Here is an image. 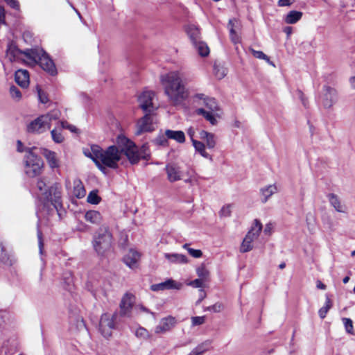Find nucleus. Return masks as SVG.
I'll return each instance as SVG.
<instances>
[{"label": "nucleus", "instance_id": "obj_6", "mask_svg": "<svg viewBox=\"0 0 355 355\" xmlns=\"http://www.w3.org/2000/svg\"><path fill=\"white\" fill-rule=\"evenodd\" d=\"M56 119L57 116L51 113L41 115L29 123L27 125V132L29 133H42L50 129L51 121Z\"/></svg>", "mask_w": 355, "mask_h": 355}, {"label": "nucleus", "instance_id": "obj_15", "mask_svg": "<svg viewBox=\"0 0 355 355\" xmlns=\"http://www.w3.org/2000/svg\"><path fill=\"white\" fill-rule=\"evenodd\" d=\"M176 324V320L174 317L168 316L162 319L159 325L156 326L155 334H164L172 329Z\"/></svg>", "mask_w": 355, "mask_h": 355}, {"label": "nucleus", "instance_id": "obj_62", "mask_svg": "<svg viewBox=\"0 0 355 355\" xmlns=\"http://www.w3.org/2000/svg\"><path fill=\"white\" fill-rule=\"evenodd\" d=\"M207 294L204 289H200L199 290V299L196 301V304L198 305L200 304L202 301L206 297Z\"/></svg>", "mask_w": 355, "mask_h": 355}, {"label": "nucleus", "instance_id": "obj_23", "mask_svg": "<svg viewBox=\"0 0 355 355\" xmlns=\"http://www.w3.org/2000/svg\"><path fill=\"white\" fill-rule=\"evenodd\" d=\"M165 135L168 139H173L180 144H182L185 141V135L182 130H166Z\"/></svg>", "mask_w": 355, "mask_h": 355}, {"label": "nucleus", "instance_id": "obj_16", "mask_svg": "<svg viewBox=\"0 0 355 355\" xmlns=\"http://www.w3.org/2000/svg\"><path fill=\"white\" fill-rule=\"evenodd\" d=\"M132 295L125 293L120 302V315L121 316H129L132 309L133 303L131 300Z\"/></svg>", "mask_w": 355, "mask_h": 355}, {"label": "nucleus", "instance_id": "obj_19", "mask_svg": "<svg viewBox=\"0 0 355 355\" xmlns=\"http://www.w3.org/2000/svg\"><path fill=\"white\" fill-rule=\"evenodd\" d=\"M22 52L23 51L19 49L13 42L8 44L6 55L10 62H15L18 59L19 55H22Z\"/></svg>", "mask_w": 355, "mask_h": 355}, {"label": "nucleus", "instance_id": "obj_10", "mask_svg": "<svg viewBox=\"0 0 355 355\" xmlns=\"http://www.w3.org/2000/svg\"><path fill=\"white\" fill-rule=\"evenodd\" d=\"M37 63H38L41 68L49 75L52 76L57 75L58 71L53 60L44 50L42 51V53L39 57Z\"/></svg>", "mask_w": 355, "mask_h": 355}, {"label": "nucleus", "instance_id": "obj_60", "mask_svg": "<svg viewBox=\"0 0 355 355\" xmlns=\"http://www.w3.org/2000/svg\"><path fill=\"white\" fill-rule=\"evenodd\" d=\"M188 285L193 286L194 288H201L203 285V280L200 278L196 279L188 283Z\"/></svg>", "mask_w": 355, "mask_h": 355}, {"label": "nucleus", "instance_id": "obj_40", "mask_svg": "<svg viewBox=\"0 0 355 355\" xmlns=\"http://www.w3.org/2000/svg\"><path fill=\"white\" fill-rule=\"evenodd\" d=\"M250 51L252 53V54L253 55L254 57L257 58H259V59H262V60H266L268 64L272 65L273 67H275V64L273 63V62L270 61V58L266 55L263 51H256L253 49H250Z\"/></svg>", "mask_w": 355, "mask_h": 355}, {"label": "nucleus", "instance_id": "obj_24", "mask_svg": "<svg viewBox=\"0 0 355 355\" xmlns=\"http://www.w3.org/2000/svg\"><path fill=\"white\" fill-rule=\"evenodd\" d=\"M44 156L46 157L49 166L51 168H55L59 167L58 160L57 159L56 153L54 151L44 149Z\"/></svg>", "mask_w": 355, "mask_h": 355}, {"label": "nucleus", "instance_id": "obj_9", "mask_svg": "<svg viewBox=\"0 0 355 355\" xmlns=\"http://www.w3.org/2000/svg\"><path fill=\"white\" fill-rule=\"evenodd\" d=\"M144 113V116L137 121V135H140L143 132H151L155 130L153 126V115L155 112H147Z\"/></svg>", "mask_w": 355, "mask_h": 355}, {"label": "nucleus", "instance_id": "obj_63", "mask_svg": "<svg viewBox=\"0 0 355 355\" xmlns=\"http://www.w3.org/2000/svg\"><path fill=\"white\" fill-rule=\"evenodd\" d=\"M139 309L143 311V312H145L146 313H149L150 315H152L153 316V318H155L156 317V314L154 312H152L150 309H148L147 307L144 306V305L142 304H139Z\"/></svg>", "mask_w": 355, "mask_h": 355}, {"label": "nucleus", "instance_id": "obj_30", "mask_svg": "<svg viewBox=\"0 0 355 355\" xmlns=\"http://www.w3.org/2000/svg\"><path fill=\"white\" fill-rule=\"evenodd\" d=\"M73 194L79 199L83 198L86 194L85 189L80 180L74 182Z\"/></svg>", "mask_w": 355, "mask_h": 355}, {"label": "nucleus", "instance_id": "obj_49", "mask_svg": "<svg viewBox=\"0 0 355 355\" xmlns=\"http://www.w3.org/2000/svg\"><path fill=\"white\" fill-rule=\"evenodd\" d=\"M52 139L56 144H60L64 141V137L62 136L61 132L58 131L55 129H53L51 132Z\"/></svg>", "mask_w": 355, "mask_h": 355}, {"label": "nucleus", "instance_id": "obj_55", "mask_svg": "<svg viewBox=\"0 0 355 355\" xmlns=\"http://www.w3.org/2000/svg\"><path fill=\"white\" fill-rule=\"evenodd\" d=\"M230 207H231V206L230 205L223 206L220 211V216H223V217L230 216V215H231Z\"/></svg>", "mask_w": 355, "mask_h": 355}, {"label": "nucleus", "instance_id": "obj_12", "mask_svg": "<svg viewBox=\"0 0 355 355\" xmlns=\"http://www.w3.org/2000/svg\"><path fill=\"white\" fill-rule=\"evenodd\" d=\"M323 90L324 93L322 96V105L326 109L331 108L337 99L336 91L328 85H324Z\"/></svg>", "mask_w": 355, "mask_h": 355}, {"label": "nucleus", "instance_id": "obj_18", "mask_svg": "<svg viewBox=\"0 0 355 355\" xmlns=\"http://www.w3.org/2000/svg\"><path fill=\"white\" fill-rule=\"evenodd\" d=\"M165 170L167 174L168 180L174 182L181 179V171L178 166L175 164H168L166 165Z\"/></svg>", "mask_w": 355, "mask_h": 355}, {"label": "nucleus", "instance_id": "obj_21", "mask_svg": "<svg viewBox=\"0 0 355 355\" xmlns=\"http://www.w3.org/2000/svg\"><path fill=\"white\" fill-rule=\"evenodd\" d=\"M186 31L192 44H196L201 40L200 29L196 26L193 24L189 25L186 28Z\"/></svg>", "mask_w": 355, "mask_h": 355}, {"label": "nucleus", "instance_id": "obj_26", "mask_svg": "<svg viewBox=\"0 0 355 355\" xmlns=\"http://www.w3.org/2000/svg\"><path fill=\"white\" fill-rule=\"evenodd\" d=\"M277 188L275 184H270L268 186H266L265 187H263L260 189V192L263 197V198L261 200L263 203H266L268 198L273 195L274 193H277Z\"/></svg>", "mask_w": 355, "mask_h": 355}, {"label": "nucleus", "instance_id": "obj_53", "mask_svg": "<svg viewBox=\"0 0 355 355\" xmlns=\"http://www.w3.org/2000/svg\"><path fill=\"white\" fill-rule=\"evenodd\" d=\"M36 88L40 101L43 104L48 103L49 98L47 94L40 87V86L37 85Z\"/></svg>", "mask_w": 355, "mask_h": 355}, {"label": "nucleus", "instance_id": "obj_8", "mask_svg": "<svg viewBox=\"0 0 355 355\" xmlns=\"http://www.w3.org/2000/svg\"><path fill=\"white\" fill-rule=\"evenodd\" d=\"M117 313L110 314L107 313L101 315L99 322V331L105 338L112 336V331L116 329L115 320L117 318Z\"/></svg>", "mask_w": 355, "mask_h": 355}, {"label": "nucleus", "instance_id": "obj_37", "mask_svg": "<svg viewBox=\"0 0 355 355\" xmlns=\"http://www.w3.org/2000/svg\"><path fill=\"white\" fill-rule=\"evenodd\" d=\"M329 200L331 205L335 208L338 212H344L342 209V206L338 197L334 193H329L328 196Z\"/></svg>", "mask_w": 355, "mask_h": 355}, {"label": "nucleus", "instance_id": "obj_25", "mask_svg": "<svg viewBox=\"0 0 355 355\" xmlns=\"http://www.w3.org/2000/svg\"><path fill=\"white\" fill-rule=\"evenodd\" d=\"M85 218L87 221L98 225L102 221V216L101 213L96 210H89L85 214Z\"/></svg>", "mask_w": 355, "mask_h": 355}, {"label": "nucleus", "instance_id": "obj_22", "mask_svg": "<svg viewBox=\"0 0 355 355\" xmlns=\"http://www.w3.org/2000/svg\"><path fill=\"white\" fill-rule=\"evenodd\" d=\"M200 138L206 142V146L208 148L211 149L215 147L216 141L214 134L205 130H201L200 132Z\"/></svg>", "mask_w": 355, "mask_h": 355}, {"label": "nucleus", "instance_id": "obj_64", "mask_svg": "<svg viewBox=\"0 0 355 355\" xmlns=\"http://www.w3.org/2000/svg\"><path fill=\"white\" fill-rule=\"evenodd\" d=\"M96 166L103 173L107 174V166L103 164L101 162H96Z\"/></svg>", "mask_w": 355, "mask_h": 355}, {"label": "nucleus", "instance_id": "obj_59", "mask_svg": "<svg viewBox=\"0 0 355 355\" xmlns=\"http://www.w3.org/2000/svg\"><path fill=\"white\" fill-rule=\"evenodd\" d=\"M61 125L62 128L68 129L72 132H78V128L76 126L69 124L67 121H62Z\"/></svg>", "mask_w": 355, "mask_h": 355}, {"label": "nucleus", "instance_id": "obj_1", "mask_svg": "<svg viewBox=\"0 0 355 355\" xmlns=\"http://www.w3.org/2000/svg\"><path fill=\"white\" fill-rule=\"evenodd\" d=\"M160 80L165 94L173 105H180L187 98L185 87L178 71H171L162 75Z\"/></svg>", "mask_w": 355, "mask_h": 355}, {"label": "nucleus", "instance_id": "obj_54", "mask_svg": "<svg viewBox=\"0 0 355 355\" xmlns=\"http://www.w3.org/2000/svg\"><path fill=\"white\" fill-rule=\"evenodd\" d=\"M205 316H194L191 318V322L193 326L201 325L205 322Z\"/></svg>", "mask_w": 355, "mask_h": 355}, {"label": "nucleus", "instance_id": "obj_5", "mask_svg": "<svg viewBox=\"0 0 355 355\" xmlns=\"http://www.w3.org/2000/svg\"><path fill=\"white\" fill-rule=\"evenodd\" d=\"M44 162L41 157L28 148L25 156V172L28 176L34 178L40 175L43 169Z\"/></svg>", "mask_w": 355, "mask_h": 355}, {"label": "nucleus", "instance_id": "obj_29", "mask_svg": "<svg viewBox=\"0 0 355 355\" xmlns=\"http://www.w3.org/2000/svg\"><path fill=\"white\" fill-rule=\"evenodd\" d=\"M303 13L300 11L291 10L286 15L284 21L286 24H293L297 23L302 17Z\"/></svg>", "mask_w": 355, "mask_h": 355}, {"label": "nucleus", "instance_id": "obj_46", "mask_svg": "<svg viewBox=\"0 0 355 355\" xmlns=\"http://www.w3.org/2000/svg\"><path fill=\"white\" fill-rule=\"evenodd\" d=\"M342 320L343 322V324L345 329V331L347 334L354 335V330L353 327V322L350 318H343Z\"/></svg>", "mask_w": 355, "mask_h": 355}, {"label": "nucleus", "instance_id": "obj_57", "mask_svg": "<svg viewBox=\"0 0 355 355\" xmlns=\"http://www.w3.org/2000/svg\"><path fill=\"white\" fill-rule=\"evenodd\" d=\"M10 8L16 10H19V3L17 0H3Z\"/></svg>", "mask_w": 355, "mask_h": 355}, {"label": "nucleus", "instance_id": "obj_32", "mask_svg": "<svg viewBox=\"0 0 355 355\" xmlns=\"http://www.w3.org/2000/svg\"><path fill=\"white\" fill-rule=\"evenodd\" d=\"M43 49H26L23 51L22 54L24 55L28 59L37 62V60L42 53Z\"/></svg>", "mask_w": 355, "mask_h": 355}, {"label": "nucleus", "instance_id": "obj_52", "mask_svg": "<svg viewBox=\"0 0 355 355\" xmlns=\"http://www.w3.org/2000/svg\"><path fill=\"white\" fill-rule=\"evenodd\" d=\"M37 239H38L39 248H40V252H42L43 246H44V243H43L42 232L40 230V221H38L37 225Z\"/></svg>", "mask_w": 355, "mask_h": 355}, {"label": "nucleus", "instance_id": "obj_3", "mask_svg": "<svg viewBox=\"0 0 355 355\" xmlns=\"http://www.w3.org/2000/svg\"><path fill=\"white\" fill-rule=\"evenodd\" d=\"M117 143L123 146L121 152L127 157L131 164H137L141 159L148 161L150 158L148 144H144L139 148L135 142L121 136L117 137Z\"/></svg>", "mask_w": 355, "mask_h": 355}, {"label": "nucleus", "instance_id": "obj_17", "mask_svg": "<svg viewBox=\"0 0 355 355\" xmlns=\"http://www.w3.org/2000/svg\"><path fill=\"white\" fill-rule=\"evenodd\" d=\"M16 83L22 88H27L29 85V73L26 69H18L15 73Z\"/></svg>", "mask_w": 355, "mask_h": 355}, {"label": "nucleus", "instance_id": "obj_45", "mask_svg": "<svg viewBox=\"0 0 355 355\" xmlns=\"http://www.w3.org/2000/svg\"><path fill=\"white\" fill-rule=\"evenodd\" d=\"M205 104L206 107L211 111L218 110V103L214 98L206 97V98H205Z\"/></svg>", "mask_w": 355, "mask_h": 355}, {"label": "nucleus", "instance_id": "obj_58", "mask_svg": "<svg viewBox=\"0 0 355 355\" xmlns=\"http://www.w3.org/2000/svg\"><path fill=\"white\" fill-rule=\"evenodd\" d=\"M189 254L194 258H200L202 256V252L200 250L193 248L188 249Z\"/></svg>", "mask_w": 355, "mask_h": 355}, {"label": "nucleus", "instance_id": "obj_20", "mask_svg": "<svg viewBox=\"0 0 355 355\" xmlns=\"http://www.w3.org/2000/svg\"><path fill=\"white\" fill-rule=\"evenodd\" d=\"M62 286L64 290L70 293H73L75 286L73 284V275L70 271H67L63 273Z\"/></svg>", "mask_w": 355, "mask_h": 355}, {"label": "nucleus", "instance_id": "obj_56", "mask_svg": "<svg viewBox=\"0 0 355 355\" xmlns=\"http://www.w3.org/2000/svg\"><path fill=\"white\" fill-rule=\"evenodd\" d=\"M230 36L233 43L237 44L239 42V37L236 34L234 28H230Z\"/></svg>", "mask_w": 355, "mask_h": 355}, {"label": "nucleus", "instance_id": "obj_31", "mask_svg": "<svg viewBox=\"0 0 355 355\" xmlns=\"http://www.w3.org/2000/svg\"><path fill=\"white\" fill-rule=\"evenodd\" d=\"M193 45L200 56L206 57L209 55V49L205 42L200 40Z\"/></svg>", "mask_w": 355, "mask_h": 355}, {"label": "nucleus", "instance_id": "obj_51", "mask_svg": "<svg viewBox=\"0 0 355 355\" xmlns=\"http://www.w3.org/2000/svg\"><path fill=\"white\" fill-rule=\"evenodd\" d=\"M10 94L12 98L19 101L21 98V93L20 90L15 85H12L10 87Z\"/></svg>", "mask_w": 355, "mask_h": 355}, {"label": "nucleus", "instance_id": "obj_33", "mask_svg": "<svg viewBox=\"0 0 355 355\" xmlns=\"http://www.w3.org/2000/svg\"><path fill=\"white\" fill-rule=\"evenodd\" d=\"M196 112L197 114L202 115L211 125H216L217 120L211 112L207 111L203 108H198Z\"/></svg>", "mask_w": 355, "mask_h": 355}, {"label": "nucleus", "instance_id": "obj_42", "mask_svg": "<svg viewBox=\"0 0 355 355\" xmlns=\"http://www.w3.org/2000/svg\"><path fill=\"white\" fill-rule=\"evenodd\" d=\"M208 351V344L206 343H201L198 345L196 347H195L191 353L193 355H202Z\"/></svg>", "mask_w": 355, "mask_h": 355}, {"label": "nucleus", "instance_id": "obj_50", "mask_svg": "<svg viewBox=\"0 0 355 355\" xmlns=\"http://www.w3.org/2000/svg\"><path fill=\"white\" fill-rule=\"evenodd\" d=\"M91 151L92 155H94L96 158H100L101 159L104 150H103L99 146H92Z\"/></svg>", "mask_w": 355, "mask_h": 355}, {"label": "nucleus", "instance_id": "obj_36", "mask_svg": "<svg viewBox=\"0 0 355 355\" xmlns=\"http://www.w3.org/2000/svg\"><path fill=\"white\" fill-rule=\"evenodd\" d=\"M192 144L196 151L199 153L203 157L209 158L210 157L205 150V145L203 142L193 139Z\"/></svg>", "mask_w": 355, "mask_h": 355}, {"label": "nucleus", "instance_id": "obj_38", "mask_svg": "<svg viewBox=\"0 0 355 355\" xmlns=\"http://www.w3.org/2000/svg\"><path fill=\"white\" fill-rule=\"evenodd\" d=\"M0 261L4 264L12 265L10 255L6 252V248L2 243H0Z\"/></svg>", "mask_w": 355, "mask_h": 355}, {"label": "nucleus", "instance_id": "obj_11", "mask_svg": "<svg viewBox=\"0 0 355 355\" xmlns=\"http://www.w3.org/2000/svg\"><path fill=\"white\" fill-rule=\"evenodd\" d=\"M155 93L152 91L144 92L138 98L139 107L144 112H155L156 108L153 105V100Z\"/></svg>", "mask_w": 355, "mask_h": 355}, {"label": "nucleus", "instance_id": "obj_35", "mask_svg": "<svg viewBox=\"0 0 355 355\" xmlns=\"http://www.w3.org/2000/svg\"><path fill=\"white\" fill-rule=\"evenodd\" d=\"M135 336L139 339L143 340H153V336L148 332V331L142 327H139L135 331Z\"/></svg>", "mask_w": 355, "mask_h": 355}, {"label": "nucleus", "instance_id": "obj_44", "mask_svg": "<svg viewBox=\"0 0 355 355\" xmlns=\"http://www.w3.org/2000/svg\"><path fill=\"white\" fill-rule=\"evenodd\" d=\"M262 230V224L258 219H255L254 220L253 226L249 232H252V235L254 236V237L257 238L261 232Z\"/></svg>", "mask_w": 355, "mask_h": 355}, {"label": "nucleus", "instance_id": "obj_43", "mask_svg": "<svg viewBox=\"0 0 355 355\" xmlns=\"http://www.w3.org/2000/svg\"><path fill=\"white\" fill-rule=\"evenodd\" d=\"M208 351V344L206 343H201L198 345L196 347H195L191 353L193 355H202Z\"/></svg>", "mask_w": 355, "mask_h": 355}, {"label": "nucleus", "instance_id": "obj_41", "mask_svg": "<svg viewBox=\"0 0 355 355\" xmlns=\"http://www.w3.org/2000/svg\"><path fill=\"white\" fill-rule=\"evenodd\" d=\"M196 273L199 278L202 280H206L209 276V272L205 268V263H202L200 266L196 268Z\"/></svg>", "mask_w": 355, "mask_h": 355}, {"label": "nucleus", "instance_id": "obj_48", "mask_svg": "<svg viewBox=\"0 0 355 355\" xmlns=\"http://www.w3.org/2000/svg\"><path fill=\"white\" fill-rule=\"evenodd\" d=\"M224 309V305L221 302H216V304L205 308V311H208L213 313H220Z\"/></svg>", "mask_w": 355, "mask_h": 355}, {"label": "nucleus", "instance_id": "obj_7", "mask_svg": "<svg viewBox=\"0 0 355 355\" xmlns=\"http://www.w3.org/2000/svg\"><path fill=\"white\" fill-rule=\"evenodd\" d=\"M121 152L118 147L112 145L107 147L103 153L101 162L105 166L117 169L119 167L118 162L121 159Z\"/></svg>", "mask_w": 355, "mask_h": 355}, {"label": "nucleus", "instance_id": "obj_13", "mask_svg": "<svg viewBox=\"0 0 355 355\" xmlns=\"http://www.w3.org/2000/svg\"><path fill=\"white\" fill-rule=\"evenodd\" d=\"M182 284L181 283L177 282L172 279H168L165 282L153 284L150 286V289L153 291H164V290H170V289H181Z\"/></svg>", "mask_w": 355, "mask_h": 355}, {"label": "nucleus", "instance_id": "obj_4", "mask_svg": "<svg viewBox=\"0 0 355 355\" xmlns=\"http://www.w3.org/2000/svg\"><path fill=\"white\" fill-rule=\"evenodd\" d=\"M112 243V234L107 227H100L94 234L92 246L100 257H104L110 250Z\"/></svg>", "mask_w": 355, "mask_h": 355}, {"label": "nucleus", "instance_id": "obj_47", "mask_svg": "<svg viewBox=\"0 0 355 355\" xmlns=\"http://www.w3.org/2000/svg\"><path fill=\"white\" fill-rule=\"evenodd\" d=\"M168 138L166 136V135H158L153 141V142L157 145L159 146H168Z\"/></svg>", "mask_w": 355, "mask_h": 355}, {"label": "nucleus", "instance_id": "obj_34", "mask_svg": "<svg viewBox=\"0 0 355 355\" xmlns=\"http://www.w3.org/2000/svg\"><path fill=\"white\" fill-rule=\"evenodd\" d=\"M333 303L329 295H326L325 304L321 307L318 311V315L321 319L326 318L327 314L329 309L332 307Z\"/></svg>", "mask_w": 355, "mask_h": 355}, {"label": "nucleus", "instance_id": "obj_39", "mask_svg": "<svg viewBox=\"0 0 355 355\" xmlns=\"http://www.w3.org/2000/svg\"><path fill=\"white\" fill-rule=\"evenodd\" d=\"M87 201L92 205L99 204L101 198L98 196V191L97 189L91 191L87 196Z\"/></svg>", "mask_w": 355, "mask_h": 355}, {"label": "nucleus", "instance_id": "obj_2", "mask_svg": "<svg viewBox=\"0 0 355 355\" xmlns=\"http://www.w3.org/2000/svg\"><path fill=\"white\" fill-rule=\"evenodd\" d=\"M36 186L40 191H44L42 193L44 207H47L49 205H53L60 218L61 211L63 209L61 196V186L58 183H55L46 189V182L45 178H39L37 181Z\"/></svg>", "mask_w": 355, "mask_h": 355}, {"label": "nucleus", "instance_id": "obj_28", "mask_svg": "<svg viewBox=\"0 0 355 355\" xmlns=\"http://www.w3.org/2000/svg\"><path fill=\"white\" fill-rule=\"evenodd\" d=\"M165 257L171 263H188V258L187 256L182 254H165Z\"/></svg>", "mask_w": 355, "mask_h": 355}, {"label": "nucleus", "instance_id": "obj_14", "mask_svg": "<svg viewBox=\"0 0 355 355\" xmlns=\"http://www.w3.org/2000/svg\"><path fill=\"white\" fill-rule=\"evenodd\" d=\"M141 254L136 250L132 249L123 257V262L130 268L134 270L139 267V262L140 260Z\"/></svg>", "mask_w": 355, "mask_h": 355}, {"label": "nucleus", "instance_id": "obj_61", "mask_svg": "<svg viewBox=\"0 0 355 355\" xmlns=\"http://www.w3.org/2000/svg\"><path fill=\"white\" fill-rule=\"evenodd\" d=\"M295 2V0H279L277 5L279 7L289 6Z\"/></svg>", "mask_w": 355, "mask_h": 355}, {"label": "nucleus", "instance_id": "obj_27", "mask_svg": "<svg viewBox=\"0 0 355 355\" xmlns=\"http://www.w3.org/2000/svg\"><path fill=\"white\" fill-rule=\"evenodd\" d=\"M254 239H256V237L252 235V232H248L242 242L240 251L243 253L250 251L252 249L251 243Z\"/></svg>", "mask_w": 355, "mask_h": 355}]
</instances>
